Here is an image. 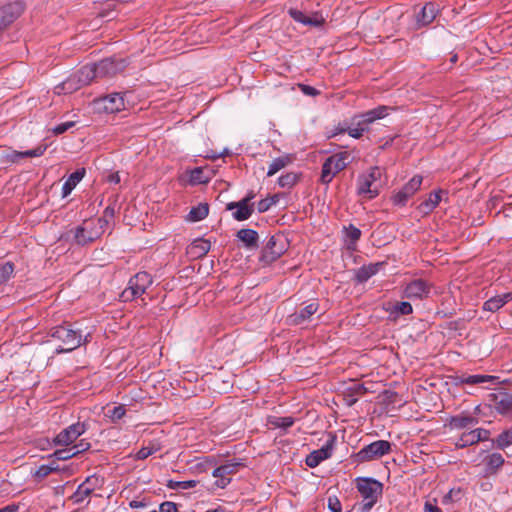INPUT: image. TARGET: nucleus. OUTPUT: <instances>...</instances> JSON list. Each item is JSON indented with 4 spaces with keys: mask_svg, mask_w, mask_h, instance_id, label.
<instances>
[{
    "mask_svg": "<svg viewBox=\"0 0 512 512\" xmlns=\"http://www.w3.org/2000/svg\"><path fill=\"white\" fill-rule=\"evenodd\" d=\"M199 466L204 472L211 471L212 476L217 478L215 484L224 488V465H217L215 456H207L203 462L199 463Z\"/></svg>",
    "mask_w": 512,
    "mask_h": 512,
    "instance_id": "aec40b11",
    "label": "nucleus"
},
{
    "mask_svg": "<svg viewBox=\"0 0 512 512\" xmlns=\"http://www.w3.org/2000/svg\"><path fill=\"white\" fill-rule=\"evenodd\" d=\"M490 406L503 415L512 414V395L503 391L490 394Z\"/></svg>",
    "mask_w": 512,
    "mask_h": 512,
    "instance_id": "a211bd4d",
    "label": "nucleus"
},
{
    "mask_svg": "<svg viewBox=\"0 0 512 512\" xmlns=\"http://www.w3.org/2000/svg\"><path fill=\"white\" fill-rule=\"evenodd\" d=\"M438 13L437 6L432 3H426L416 16V29H421L433 22Z\"/></svg>",
    "mask_w": 512,
    "mask_h": 512,
    "instance_id": "5701e85b",
    "label": "nucleus"
},
{
    "mask_svg": "<svg viewBox=\"0 0 512 512\" xmlns=\"http://www.w3.org/2000/svg\"><path fill=\"white\" fill-rule=\"evenodd\" d=\"M22 1H15L0 7V32L7 29L24 11Z\"/></svg>",
    "mask_w": 512,
    "mask_h": 512,
    "instance_id": "f3484780",
    "label": "nucleus"
},
{
    "mask_svg": "<svg viewBox=\"0 0 512 512\" xmlns=\"http://www.w3.org/2000/svg\"><path fill=\"white\" fill-rule=\"evenodd\" d=\"M152 283V276L146 271H140L130 278L128 287L121 293V298L123 301H133L142 296Z\"/></svg>",
    "mask_w": 512,
    "mask_h": 512,
    "instance_id": "39448f33",
    "label": "nucleus"
},
{
    "mask_svg": "<svg viewBox=\"0 0 512 512\" xmlns=\"http://www.w3.org/2000/svg\"><path fill=\"white\" fill-rule=\"evenodd\" d=\"M382 265V263H371L369 265H363L362 267H360L355 273L357 282H366L372 276L377 274Z\"/></svg>",
    "mask_w": 512,
    "mask_h": 512,
    "instance_id": "f704fd0d",
    "label": "nucleus"
},
{
    "mask_svg": "<svg viewBox=\"0 0 512 512\" xmlns=\"http://www.w3.org/2000/svg\"><path fill=\"white\" fill-rule=\"evenodd\" d=\"M60 239L78 246H86L97 240V234L79 225L63 233Z\"/></svg>",
    "mask_w": 512,
    "mask_h": 512,
    "instance_id": "f8f14e48",
    "label": "nucleus"
},
{
    "mask_svg": "<svg viewBox=\"0 0 512 512\" xmlns=\"http://www.w3.org/2000/svg\"><path fill=\"white\" fill-rule=\"evenodd\" d=\"M319 310V303L317 301H312L307 304L305 307L301 308L298 311L290 314L287 317V322L291 325H301L311 319V317L317 313Z\"/></svg>",
    "mask_w": 512,
    "mask_h": 512,
    "instance_id": "6ab92c4d",
    "label": "nucleus"
},
{
    "mask_svg": "<svg viewBox=\"0 0 512 512\" xmlns=\"http://www.w3.org/2000/svg\"><path fill=\"white\" fill-rule=\"evenodd\" d=\"M213 173L209 167H196L187 171L188 183L192 186L207 183Z\"/></svg>",
    "mask_w": 512,
    "mask_h": 512,
    "instance_id": "393cba45",
    "label": "nucleus"
},
{
    "mask_svg": "<svg viewBox=\"0 0 512 512\" xmlns=\"http://www.w3.org/2000/svg\"><path fill=\"white\" fill-rule=\"evenodd\" d=\"M14 272V264L12 262H6L0 265V282L8 281Z\"/></svg>",
    "mask_w": 512,
    "mask_h": 512,
    "instance_id": "09e8293b",
    "label": "nucleus"
},
{
    "mask_svg": "<svg viewBox=\"0 0 512 512\" xmlns=\"http://www.w3.org/2000/svg\"><path fill=\"white\" fill-rule=\"evenodd\" d=\"M80 226L85 227V230H89V231L97 234V239L102 234V231H100V229L97 228L96 225L92 221L85 220Z\"/></svg>",
    "mask_w": 512,
    "mask_h": 512,
    "instance_id": "052dcab7",
    "label": "nucleus"
},
{
    "mask_svg": "<svg viewBox=\"0 0 512 512\" xmlns=\"http://www.w3.org/2000/svg\"><path fill=\"white\" fill-rule=\"evenodd\" d=\"M19 507L15 504L7 505L0 509V512H18Z\"/></svg>",
    "mask_w": 512,
    "mask_h": 512,
    "instance_id": "774afa93",
    "label": "nucleus"
},
{
    "mask_svg": "<svg viewBox=\"0 0 512 512\" xmlns=\"http://www.w3.org/2000/svg\"><path fill=\"white\" fill-rule=\"evenodd\" d=\"M209 212V206L207 203H199L197 206L191 208L186 219L190 222H198L203 220Z\"/></svg>",
    "mask_w": 512,
    "mask_h": 512,
    "instance_id": "c9c22d12",
    "label": "nucleus"
},
{
    "mask_svg": "<svg viewBox=\"0 0 512 512\" xmlns=\"http://www.w3.org/2000/svg\"><path fill=\"white\" fill-rule=\"evenodd\" d=\"M75 456L76 455H75L72 447H70V448L58 449V450L54 451L52 454L48 455L47 458L48 459L54 458L55 460L65 461V460L71 459Z\"/></svg>",
    "mask_w": 512,
    "mask_h": 512,
    "instance_id": "37998d69",
    "label": "nucleus"
},
{
    "mask_svg": "<svg viewBox=\"0 0 512 512\" xmlns=\"http://www.w3.org/2000/svg\"><path fill=\"white\" fill-rule=\"evenodd\" d=\"M105 217H110L111 219L115 216V207L114 205L109 204L103 211Z\"/></svg>",
    "mask_w": 512,
    "mask_h": 512,
    "instance_id": "69168bd1",
    "label": "nucleus"
},
{
    "mask_svg": "<svg viewBox=\"0 0 512 512\" xmlns=\"http://www.w3.org/2000/svg\"><path fill=\"white\" fill-rule=\"evenodd\" d=\"M496 379L490 375H469L460 378V382L468 385H477L485 382H493Z\"/></svg>",
    "mask_w": 512,
    "mask_h": 512,
    "instance_id": "4c0bfd02",
    "label": "nucleus"
},
{
    "mask_svg": "<svg viewBox=\"0 0 512 512\" xmlns=\"http://www.w3.org/2000/svg\"><path fill=\"white\" fill-rule=\"evenodd\" d=\"M85 487L89 488L91 492H94L97 489H100L103 486L104 479L97 476L91 475L88 476L84 482H82Z\"/></svg>",
    "mask_w": 512,
    "mask_h": 512,
    "instance_id": "c03bdc74",
    "label": "nucleus"
},
{
    "mask_svg": "<svg viewBox=\"0 0 512 512\" xmlns=\"http://www.w3.org/2000/svg\"><path fill=\"white\" fill-rule=\"evenodd\" d=\"M103 109L107 113H116L124 109V98L120 93H113L102 98Z\"/></svg>",
    "mask_w": 512,
    "mask_h": 512,
    "instance_id": "a878e982",
    "label": "nucleus"
},
{
    "mask_svg": "<svg viewBox=\"0 0 512 512\" xmlns=\"http://www.w3.org/2000/svg\"><path fill=\"white\" fill-rule=\"evenodd\" d=\"M392 444L386 440H377L364 446L358 453L357 457L362 462L379 459L387 455L391 451Z\"/></svg>",
    "mask_w": 512,
    "mask_h": 512,
    "instance_id": "1a4fd4ad",
    "label": "nucleus"
},
{
    "mask_svg": "<svg viewBox=\"0 0 512 512\" xmlns=\"http://www.w3.org/2000/svg\"><path fill=\"white\" fill-rule=\"evenodd\" d=\"M512 300V291L497 295L486 300L483 304V310L489 312H496L501 309L506 303Z\"/></svg>",
    "mask_w": 512,
    "mask_h": 512,
    "instance_id": "c756f323",
    "label": "nucleus"
},
{
    "mask_svg": "<svg viewBox=\"0 0 512 512\" xmlns=\"http://www.w3.org/2000/svg\"><path fill=\"white\" fill-rule=\"evenodd\" d=\"M277 202H278V195H273L271 197H267L265 199L260 200L257 203V210L259 213H264V212L268 211Z\"/></svg>",
    "mask_w": 512,
    "mask_h": 512,
    "instance_id": "de8ad7c7",
    "label": "nucleus"
},
{
    "mask_svg": "<svg viewBox=\"0 0 512 512\" xmlns=\"http://www.w3.org/2000/svg\"><path fill=\"white\" fill-rule=\"evenodd\" d=\"M380 175L381 170L378 167H372L367 174L360 175L358 178V194L367 195L368 199L378 196L379 188L375 182Z\"/></svg>",
    "mask_w": 512,
    "mask_h": 512,
    "instance_id": "0eeeda50",
    "label": "nucleus"
},
{
    "mask_svg": "<svg viewBox=\"0 0 512 512\" xmlns=\"http://www.w3.org/2000/svg\"><path fill=\"white\" fill-rule=\"evenodd\" d=\"M296 182V176L294 174H286L278 179V184L281 187H291Z\"/></svg>",
    "mask_w": 512,
    "mask_h": 512,
    "instance_id": "6e6d98bb",
    "label": "nucleus"
},
{
    "mask_svg": "<svg viewBox=\"0 0 512 512\" xmlns=\"http://www.w3.org/2000/svg\"><path fill=\"white\" fill-rule=\"evenodd\" d=\"M288 14L294 21L310 28H319L325 22V18L320 12H306L290 8Z\"/></svg>",
    "mask_w": 512,
    "mask_h": 512,
    "instance_id": "dca6fc26",
    "label": "nucleus"
},
{
    "mask_svg": "<svg viewBox=\"0 0 512 512\" xmlns=\"http://www.w3.org/2000/svg\"><path fill=\"white\" fill-rule=\"evenodd\" d=\"M357 489L363 498L361 511L368 512L382 495L383 484L372 478H359L357 480Z\"/></svg>",
    "mask_w": 512,
    "mask_h": 512,
    "instance_id": "f03ea898",
    "label": "nucleus"
},
{
    "mask_svg": "<svg viewBox=\"0 0 512 512\" xmlns=\"http://www.w3.org/2000/svg\"><path fill=\"white\" fill-rule=\"evenodd\" d=\"M49 335L61 343L55 350L56 354L68 353L77 349L88 341L87 337L89 336V334L84 336L76 323L70 322H63L61 325L52 327Z\"/></svg>",
    "mask_w": 512,
    "mask_h": 512,
    "instance_id": "f257e3e1",
    "label": "nucleus"
},
{
    "mask_svg": "<svg viewBox=\"0 0 512 512\" xmlns=\"http://www.w3.org/2000/svg\"><path fill=\"white\" fill-rule=\"evenodd\" d=\"M269 424L274 428L287 429L294 424V418L291 416L286 417H270L268 420Z\"/></svg>",
    "mask_w": 512,
    "mask_h": 512,
    "instance_id": "a19ab883",
    "label": "nucleus"
},
{
    "mask_svg": "<svg viewBox=\"0 0 512 512\" xmlns=\"http://www.w3.org/2000/svg\"><path fill=\"white\" fill-rule=\"evenodd\" d=\"M350 162V154L346 151L328 157L322 165L320 181L329 184L333 178L344 170Z\"/></svg>",
    "mask_w": 512,
    "mask_h": 512,
    "instance_id": "20e7f679",
    "label": "nucleus"
},
{
    "mask_svg": "<svg viewBox=\"0 0 512 512\" xmlns=\"http://www.w3.org/2000/svg\"><path fill=\"white\" fill-rule=\"evenodd\" d=\"M479 420L477 417L472 416L468 413H460L452 416L449 420V425L452 429H465L470 428L478 424Z\"/></svg>",
    "mask_w": 512,
    "mask_h": 512,
    "instance_id": "bb28decb",
    "label": "nucleus"
},
{
    "mask_svg": "<svg viewBox=\"0 0 512 512\" xmlns=\"http://www.w3.org/2000/svg\"><path fill=\"white\" fill-rule=\"evenodd\" d=\"M89 67L92 70L91 78L94 80L96 78L113 77L124 71L127 67V61L122 58L110 57L89 65Z\"/></svg>",
    "mask_w": 512,
    "mask_h": 512,
    "instance_id": "423d86ee",
    "label": "nucleus"
},
{
    "mask_svg": "<svg viewBox=\"0 0 512 512\" xmlns=\"http://www.w3.org/2000/svg\"><path fill=\"white\" fill-rule=\"evenodd\" d=\"M286 248L281 236H272L263 248L260 260L270 264L284 254Z\"/></svg>",
    "mask_w": 512,
    "mask_h": 512,
    "instance_id": "2eb2a0df",
    "label": "nucleus"
},
{
    "mask_svg": "<svg viewBox=\"0 0 512 512\" xmlns=\"http://www.w3.org/2000/svg\"><path fill=\"white\" fill-rule=\"evenodd\" d=\"M55 467H50L48 465H41L38 467V469L33 473V477L36 478L38 481L43 480L46 478L49 474L54 472Z\"/></svg>",
    "mask_w": 512,
    "mask_h": 512,
    "instance_id": "603ef678",
    "label": "nucleus"
},
{
    "mask_svg": "<svg viewBox=\"0 0 512 512\" xmlns=\"http://www.w3.org/2000/svg\"><path fill=\"white\" fill-rule=\"evenodd\" d=\"M75 122L74 121H68V122H64V123H60L58 125H56L52 131L55 135H60V134H63L65 133L67 130H69L70 128L74 127L75 126Z\"/></svg>",
    "mask_w": 512,
    "mask_h": 512,
    "instance_id": "4d7b16f0",
    "label": "nucleus"
},
{
    "mask_svg": "<svg viewBox=\"0 0 512 512\" xmlns=\"http://www.w3.org/2000/svg\"><path fill=\"white\" fill-rule=\"evenodd\" d=\"M91 447L90 442L86 441L85 439L80 440L77 444L72 446V449L75 453V455H79L87 450H89Z\"/></svg>",
    "mask_w": 512,
    "mask_h": 512,
    "instance_id": "13d9d810",
    "label": "nucleus"
},
{
    "mask_svg": "<svg viewBox=\"0 0 512 512\" xmlns=\"http://www.w3.org/2000/svg\"><path fill=\"white\" fill-rule=\"evenodd\" d=\"M291 162L288 156H282L275 158L269 165L267 176H273L278 171L286 167Z\"/></svg>",
    "mask_w": 512,
    "mask_h": 512,
    "instance_id": "58836bf2",
    "label": "nucleus"
},
{
    "mask_svg": "<svg viewBox=\"0 0 512 512\" xmlns=\"http://www.w3.org/2000/svg\"><path fill=\"white\" fill-rule=\"evenodd\" d=\"M88 424L86 422H76L66 427L62 431H60L56 437L53 439V443L59 446H69L74 441L83 435L88 429Z\"/></svg>",
    "mask_w": 512,
    "mask_h": 512,
    "instance_id": "9d476101",
    "label": "nucleus"
},
{
    "mask_svg": "<svg viewBox=\"0 0 512 512\" xmlns=\"http://www.w3.org/2000/svg\"><path fill=\"white\" fill-rule=\"evenodd\" d=\"M93 492L89 490V488L85 487L83 483H81L76 491L72 494L71 500L74 504L82 503L87 497H89Z\"/></svg>",
    "mask_w": 512,
    "mask_h": 512,
    "instance_id": "79ce46f5",
    "label": "nucleus"
},
{
    "mask_svg": "<svg viewBox=\"0 0 512 512\" xmlns=\"http://www.w3.org/2000/svg\"><path fill=\"white\" fill-rule=\"evenodd\" d=\"M512 444V428L503 431L496 439V445L500 449Z\"/></svg>",
    "mask_w": 512,
    "mask_h": 512,
    "instance_id": "49530a36",
    "label": "nucleus"
},
{
    "mask_svg": "<svg viewBox=\"0 0 512 512\" xmlns=\"http://www.w3.org/2000/svg\"><path fill=\"white\" fill-rule=\"evenodd\" d=\"M302 91L306 94V95H310V96H315L317 94H319V92L317 91V89H315L314 87L312 86H308V85H302Z\"/></svg>",
    "mask_w": 512,
    "mask_h": 512,
    "instance_id": "0e129e2a",
    "label": "nucleus"
},
{
    "mask_svg": "<svg viewBox=\"0 0 512 512\" xmlns=\"http://www.w3.org/2000/svg\"><path fill=\"white\" fill-rule=\"evenodd\" d=\"M485 474L494 475L504 464V458L500 453H492L485 457Z\"/></svg>",
    "mask_w": 512,
    "mask_h": 512,
    "instance_id": "473e14b6",
    "label": "nucleus"
},
{
    "mask_svg": "<svg viewBox=\"0 0 512 512\" xmlns=\"http://www.w3.org/2000/svg\"><path fill=\"white\" fill-rule=\"evenodd\" d=\"M344 400L348 406H352L358 401V398L346 390Z\"/></svg>",
    "mask_w": 512,
    "mask_h": 512,
    "instance_id": "e2e57ef3",
    "label": "nucleus"
},
{
    "mask_svg": "<svg viewBox=\"0 0 512 512\" xmlns=\"http://www.w3.org/2000/svg\"><path fill=\"white\" fill-rule=\"evenodd\" d=\"M210 250V242L204 239H196L186 248V254L194 259L205 256Z\"/></svg>",
    "mask_w": 512,
    "mask_h": 512,
    "instance_id": "c85d7f7f",
    "label": "nucleus"
},
{
    "mask_svg": "<svg viewBox=\"0 0 512 512\" xmlns=\"http://www.w3.org/2000/svg\"><path fill=\"white\" fill-rule=\"evenodd\" d=\"M423 182V177L415 175L408 183H406L399 191L394 193L391 201L395 206H405L408 200L420 189Z\"/></svg>",
    "mask_w": 512,
    "mask_h": 512,
    "instance_id": "9b49d317",
    "label": "nucleus"
},
{
    "mask_svg": "<svg viewBox=\"0 0 512 512\" xmlns=\"http://www.w3.org/2000/svg\"><path fill=\"white\" fill-rule=\"evenodd\" d=\"M386 310L389 311L390 316H393L394 318L399 315H409L413 312L412 305L407 301L396 302L392 307H389Z\"/></svg>",
    "mask_w": 512,
    "mask_h": 512,
    "instance_id": "e433bc0d",
    "label": "nucleus"
},
{
    "mask_svg": "<svg viewBox=\"0 0 512 512\" xmlns=\"http://www.w3.org/2000/svg\"><path fill=\"white\" fill-rule=\"evenodd\" d=\"M126 413V409L124 405L114 406L112 409L108 411V416L113 422H116L123 418Z\"/></svg>",
    "mask_w": 512,
    "mask_h": 512,
    "instance_id": "3c124183",
    "label": "nucleus"
},
{
    "mask_svg": "<svg viewBox=\"0 0 512 512\" xmlns=\"http://www.w3.org/2000/svg\"><path fill=\"white\" fill-rule=\"evenodd\" d=\"M348 133L349 136L355 139H359L366 132L361 126L355 125V127L339 128L338 133Z\"/></svg>",
    "mask_w": 512,
    "mask_h": 512,
    "instance_id": "8fccbe9b",
    "label": "nucleus"
},
{
    "mask_svg": "<svg viewBox=\"0 0 512 512\" xmlns=\"http://www.w3.org/2000/svg\"><path fill=\"white\" fill-rule=\"evenodd\" d=\"M236 237L241 241L247 249H256L259 243V235L257 231L249 228L240 229Z\"/></svg>",
    "mask_w": 512,
    "mask_h": 512,
    "instance_id": "cd10ccee",
    "label": "nucleus"
},
{
    "mask_svg": "<svg viewBox=\"0 0 512 512\" xmlns=\"http://www.w3.org/2000/svg\"><path fill=\"white\" fill-rule=\"evenodd\" d=\"M157 448H155L154 446H147V447H142L135 455V458L137 460H144L146 458H148L150 455L154 454L155 452H157Z\"/></svg>",
    "mask_w": 512,
    "mask_h": 512,
    "instance_id": "5fc2aeb1",
    "label": "nucleus"
},
{
    "mask_svg": "<svg viewBox=\"0 0 512 512\" xmlns=\"http://www.w3.org/2000/svg\"><path fill=\"white\" fill-rule=\"evenodd\" d=\"M442 193H444L443 190H438L430 193L428 198L419 204L418 210L420 211V213L424 215L431 213L439 205L442 199Z\"/></svg>",
    "mask_w": 512,
    "mask_h": 512,
    "instance_id": "2f4dec72",
    "label": "nucleus"
},
{
    "mask_svg": "<svg viewBox=\"0 0 512 512\" xmlns=\"http://www.w3.org/2000/svg\"><path fill=\"white\" fill-rule=\"evenodd\" d=\"M391 110H393V108L390 106L380 105L374 109L355 115L352 119V124L361 126L365 131H368L371 124L388 116Z\"/></svg>",
    "mask_w": 512,
    "mask_h": 512,
    "instance_id": "6e6552de",
    "label": "nucleus"
},
{
    "mask_svg": "<svg viewBox=\"0 0 512 512\" xmlns=\"http://www.w3.org/2000/svg\"><path fill=\"white\" fill-rule=\"evenodd\" d=\"M86 174L85 168H78L71 173L62 186V197L65 198L73 191L77 184L84 178Z\"/></svg>",
    "mask_w": 512,
    "mask_h": 512,
    "instance_id": "7c9ffc66",
    "label": "nucleus"
},
{
    "mask_svg": "<svg viewBox=\"0 0 512 512\" xmlns=\"http://www.w3.org/2000/svg\"><path fill=\"white\" fill-rule=\"evenodd\" d=\"M336 443V436L334 434H329L326 443L319 449L312 451L306 457V465L310 468L317 467L322 461L330 458L332 456L334 446Z\"/></svg>",
    "mask_w": 512,
    "mask_h": 512,
    "instance_id": "ddd939ff",
    "label": "nucleus"
},
{
    "mask_svg": "<svg viewBox=\"0 0 512 512\" xmlns=\"http://www.w3.org/2000/svg\"><path fill=\"white\" fill-rule=\"evenodd\" d=\"M432 285L423 279L409 282L403 290L402 296L410 300H423L429 297Z\"/></svg>",
    "mask_w": 512,
    "mask_h": 512,
    "instance_id": "4468645a",
    "label": "nucleus"
},
{
    "mask_svg": "<svg viewBox=\"0 0 512 512\" xmlns=\"http://www.w3.org/2000/svg\"><path fill=\"white\" fill-rule=\"evenodd\" d=\"M197 483L198 482L196 480H187V481L169 480L167 483V487L169 489H173V490H176V489L187 490L190 488H194L197 485Z\"/></svg>",
    "mask_w": 512,
    "mask_h": 512,
    "instance_id": "a18cd8bd",
    "label": "nucleus"
},
{
    "mask_svg": "<svg viewBox=\"0 0 512 512\" xmlns=\"http://www.w3.org/2000/svg\"><path fill=\"white\" fill-rule=\"evenodd\" d=\"M89 65H85L71 74L60 84L54 87V93L57 95L71 94L82 88L83 86L89 85L93 80L91 78V72Z\"/></svg>",
    "mask_w": 512,
    "mask_h": 512,
    "instance_id": "7ed1b4c3",
    "label": "nucleus"
},
{
    "mask_svg": "<svg viewBox=\"0 0 512 512\" xmlns=\"http://www.w3.org/2000/svg\"><path fill=\"white\" fill-rule=\"evenodd\" d=\"M46 147H36L35 149L27 150L24 152L12 151L6 155L8 161L15 163L18 162L22 158H31V157H39L44 154Z\"/></svg>",
    "mask_w": 512,
    "mask_h": 512,
    "instance_id": "72a5a7b5",
    "label": "nucleus"
},
{
    "mask_svg": "<svg viewBox=\"0 0 512 512\" xmlns=\"http://www.w3.org/2000/svg\"><path fill=\"white\" fill-rule=\"evenodd\" d=\"M424 512H442L440 508L429 502L425 503Z\"/></svg>",
    "mask_w": 512,
    "mask_h": 512,
    "instance_id": "338daca9",
    "label": "nucleus"
},
{
    "mask_svg": "<svg viewBox=\"0 0 512 512\" xmlns=\"http://www.w3.org/2000/svg\"><path fill=\"white\" fill-rule=\"evenodd\" d=\"M489 438V431L483 428H477L469 432L463 433L456 443V447L464 448L474 445L479 441H485Z\"/></svg>",
    "mask_w": 512,
    "mask_h": 512,
    "instance_id": "412c9836",
    "label": "nucleus"
},
{
    "mask_svg": "<svg viewBox=\"0 0 512 512\" xmlns=\"http://www.w3.org/2000/svg\"><path fill=\"white\" fill-rule=\"evenodd\" d=\"M226 210L232 211V216L237 221H244L251 217L254 204H246L245 201H237L226 204Z\"/></svg>",
    "mask_w": 512,
    "mask_h": 512,
    "instance_id": "4be33fe9",
    "label": "nucleus"
},
{
    "mask_svg": "<svg viewBox=\"0 0 512 512\" xmlns=\"http://www.w3.org/2000/svg\"><path fill=\"white\" fill-rule=\"evenodd\" d=\"M346 238L349 240L348 249L354 250L356 247V242L361 237V230L353 225H349L345 227Z\"/></svg>",
    "mask_w": 512,
    "mask_h": 512,
    "instance_id": "ea45409f",
    "label": "nucleus"
},
{
    "mask_svg": "<svg viewBox=\"0 0 512 512\" xmlns=\"http://www.w3.org/2000/svg\"><path fill=\"white\" fill-rule=\"evenodd\" d=\"M346 390L356 397L362 396L367 392L365 386L358 382H352V384L349 387H347Z\"/></svg>",
    "mask_w": 512,
    "mask_h": 512,
    "instance_id": "864d4df0",
    "label": "nucleus"
},
{
    "mask_svg": "<svg viewBox=\"0 0 512 512\" xmlns=\"http://www.w3.org/2000/svg\"><path fill=\"white\" fill-rule=\"evenodd\" d=\"M328 507L330 509L331 512H341L342 508H341V503L340 501L334 497H330L329 500H328Z\"/></svg>",
    "mask_w": 512,
    "mask_h": 512,
    "instance_id": "680f3d73",
    "label": "nucleus"
},
{
    "mask_svg": "<svg viewBox=\"0 0 512 512\" xmlns=\"http://www.w3.org/2000/svg\"><path fill=\"white\" fill-rule=\"evenodd\" d=\"M196 37L201 38L202 34H181L179 38L173 40L171 44L172 51L179 53L188 52L191 46L200 42L194 39Z\"/></svg>",
    "mask_w": 512,
    "mask_h": 512,
    "instance_id": "b1692460",
    "label": "nucleus"
},
{
    "mask_svg": "<svg viewBox=\"0 0 512 512\" xmlns=\"http://www.w3.org/2000/svg\"><path fill=\"white\" fill-rule=\"evenodd\" d=\"M159 512H179L177 504L171 501H165L160 504Z\"/></svg>",
    "mask_w": 512,
    "mask_h": 512,
    "instance_id": "bf43d9fd",
    "label": "nucleus"
}]
</instances>
